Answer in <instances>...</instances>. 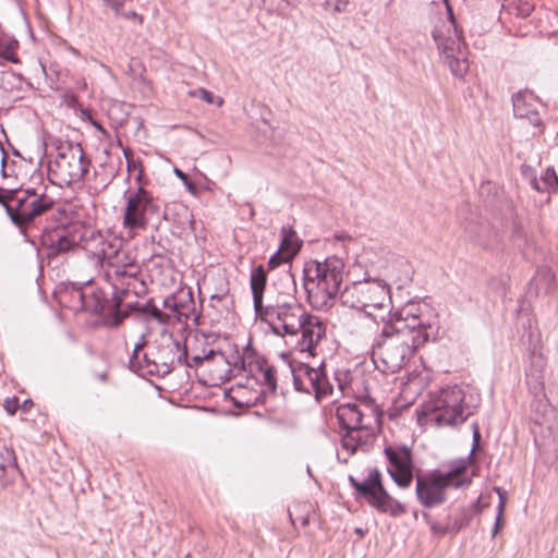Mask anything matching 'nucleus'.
Listing matches in <instances>:
<instances>
[{"label": "nucleus", "mask_w": 558, "mask_h": 558, "mask_svg": "<svg viewBox=\"0 0 558 558\" xmlns=\"http://www.w3.org/2000/svg\"><path fill=\"white\" fill-rule=\"evenodd\" d=\"M384 322L379 338L373 344V359L384 373L399 372L414 352L429 340L433 327L422 318L421 308L408 303Z\"/></svg>", "instance_id": "f257e3e1"}, {"label": "nucleus", "mask_w": 558, "mask_h": 558, "mask_svg": "<svg viewBox=\"0 0 558 558\" xmlns=\"http://www.w3.org/2000/svg\"><path fill=\"white\" fill-rule=\"evenodd\" d=\"M344 275V263L337 256L325 260H310L303 268V288L312 308L327 312L340 292Z\"/></svg>", "instance_id": "f03ea898"}, {"label": "nucleus", "mask_w": 558, "mask_h": 558, "mask_svg": "<svg viewBox=\"0 0 558 558\" xmlns=\"http://www.w3.org/2000/svg\"><path fill=\"white\" fill-rule=\"evenodd\" d=\"M104 268V277L114 291L137 294V284L144 288L140 280L141 266L128 251L121 248V244L108 243L98 253Z\"/></svg>", "instance_id": "7ed1b4c3"}, {"label": "nucleus", "mask_w": 558, "mask_h": 558, "mask_svg": "<svg viewBox=\"0 0 558 558\" xmlns=\"http://www.w3.org/2000/svg\"><path fill=\"white\" fill-rule=\"evenodd\" d=\"M54 201L45 193H37L34 189L10 190L7 214L12 222L25 234L31 230H37V222L43 216L53 213Z\"/></svg>", "instance_id": "20e7f679"}, {"label": "nucleus", "mask_w": 558, "mask_h": 558, "mask_svg": "<svg viewBox=\"0 0 558 558\" xmlns=\"http://www.w3.org/2000/svg\"><path fill=\"white\" fill-rule=\"evenodd\" d=\"M468 461H460L447 472L435 470L416 476L415 493L424 508H434L446 502L448 487L460 488L471 483L468 475Z\"/></svg>", "instance_id": "39448f33"}, {"label": "nucleus", "mask_w": 558, "mask_h": 558, "mask_svg": "<svg viewBox=\"0 0 558 558\" xmlns=\"http://www.w3.org/2000/svg\"><path fill=\"white\" fill-rule=\"evenodd\" d=\"M423 413L438 426H457L465 422L472 411L465 403L463 389L453 385L430 393L423 404Z\"/></svg>", "instance_id": "423d86ee"}, {"label": "nucleus", "mask_w": 558, "mask_h": 558, "mask_svg": "<svg viewBox=\"0 0 558 558\" xmlns=\"http://www.w3.org/2000/svg\"><path fill=\"white\" fill-rule=\"evenodd\" d=\"M57 155L49 163V177L53 184L70 186L81 182L87 174L90 159L78 143L59 142Z\"/></svg>", "instance_id": "0eeeda50"}, {"label": "nucleus", "mask_w": 558, "mask_h": 558, "mask_svg": "<svg viewBox=\"0 0 558 558\" xmlns=\"http://www.w3.org/2000/svg\"><path fill=\"white\" fill-rule=\"evenodd\" d=\"M336 416L339 421L342 435L341 445L349 456L354 454L357 450L368 451L375 434L371 426L364 423L365 413L360 404L344 403L337 408Z\"/></svg>", "instance_id": "6e6552de"}, {"label": "nucleus", "mask_w": 558, "mask_h": 558, "mask_svg": "<svg viewBox=\"0 0 558 558\" xmlns=\"http://www.w3.org/2000/svg\"><path fill=\"white\" fill-rule=\"evenodd\" d=\"M348 480L355 489L356 498L363 497L378 512L391 517H400L407 512L405 506L386 490L378 469H369L363 481H357L353 475H349Z\"/></svg>", "instance_id": "1a4fd4ad"}, {"label": "nucleus", "mask_w": 558, "mask_h": 558, "mask_svg": "<svg viewBox=\"0 0 558 558\" xmlns=\"http://www.w3.org/2000/svg\"><path fill=\"white\" fill-rule=\"evenodd\" d=\"M126 205L124 208L123 226L135 233L144 230L154 217H159L161 207L153 194L143 185L134 191L124 193Z\"/></svg>", "instance_id": "9d476101"}, {"label": "nucleus", "mask_w": 558, "mask_h": 558, "mask_svg": "<svg viewBox=\"0 0 558 558\" xmlns=\"http://www.w3.org/2000/svg\"><path fill=\"white\" fill-rule=\"evenodd\" d=\"M288 301L290 303L263 306L255 312L256 316L268 324L271 331L280 337L296 336L306 314L304 307L295 299H288Z\"/></svg>", "instance_id": "9b49d317"}, {"label": "nucleus", "mask_w": 558, "mask_h": 558, "mask_svg": "<svg viewBox=\"0 0 558 558\" xmlns=\"http://www.w3.org/2000/svg\"><path fill=\"white\" fill-rule=\"evenodd\" d=\"M57 214L61 217L60 223L53 228L44 227L38 229L41 245L47 251L48 258H54L65 254L80 245L83 240L82 227L76 223H64L62 218L65 211L58 209Z\"/></svg>", "instance_id": "f8f14e48"}, {"label": "nucleus", "mask_w": 558, "mask_h": 558, "mask_svg": "<svg viewBox=\"0 0 558 558\" xmlns=\"http://www.w3.org/2000/svg\"><path fill=\"white\" fill-rule=\"evenodd\" d=\"M76 293L84 311L104 316L113 327H118L128 316V313L121 308L123 302L121 295L126 294L125 292L113 290L111 299H107L100 289L87 288Z\"/></svg>", "instance_id": "ddd939ff"}, {"label": "nucleus", "mask_w": 558, "mask_h": 558, "mask_svg": "<svg viewBox=\"0 0 558 558\" xmlns=\"http://www.w3.org/2000/svg\"><path fill=\"white\" fill-rule=\"evenodd\" d=\"M185 357L186 347L181 348L180 341L175 340L171 333L162 336L154 351L143 354L146 372L160 377L169 375L177 365L182 364V359Z\"/></svg>", "instance_id": "4468645a"}, {"label": "nucleus", "mask_w": 558, "mask_h": 558, "mask_svg": "<svg viewBox=\"0 0 558 558\" xmlns=\"http://www.w3.org/2000/svg\"><path fill=\"white\" fill-rule=\"evenodd\" d=\"M340 298L352 308H381L387 300L390 301V290L383 280L355 281L344 288Z\"/></svg>", "instance_id": "2eb2a0df"}, {"label": "nucleus", "mask_w": 558, "mask_h": 558, "mask_svg": "<svg viewBox=\"0 0 558 558\" xmlns=\"http://www.w3.org/2000/svg\"><path fill=\"white\" fill-rule=\"evenodd\" d=\"M290 367L295 390L313 393L318 401L332 393L333 388L327 377L324 363L315 368L306 363L293 361Z\"/></svg>", "instance_id": "dca6fc26"}, {"label": "nucleus", "mask_w": 558, "mask_h": 558, "mask_svg": "<svg viewBox=\"0 0 558 558\" xmlns=\"http://www.w3.org/2000/svg\"><path fill=\"white\" fill-rule=\"evenodd\" d=\"M384 453L389 462L387 469L392 481L400 488H408L414 477L412 450L408 446H386Z\"/></svg>", "instance_id": "f3484780"}, {"label": "nucleus", "mask_w": 558, "mask_h": 558, "mask_svg": "<svg viewBox=\"0 0 558 558\" xmlns=\"http://www.w3.org/2000/svg\"><path fill=\"white\" fill-rule=\"evenodd\" d=\"M299 332H301V340L298 342L299 350L314 356L316 345L326 335L324 320L318 316L306 313Z\"/></svg>", "instance_id": "a211bd4d"}, {"label": "nucleus", "mask_w": 558, "mask_h": 558, "mask_svg": "<svg viewBox=\"0 0 558 558\" xmlns=\"http://www.w3.org/2000/svg\"><path fill=\"white\" fill-rule=\"evenodd\" d=\"M513 113L519 119L527 120L532 125L539 126L542 119L531 94L519 92L512 96Z\"/></svg>", "instance_id": "6ab92c4d"}, {"label": "nucleus", "mask_w": 558, "mask_h": 558, "mask_svg": "<svg viewBox=\"0 0 558 558\" xmlns=\"http://www.w3.org/2000/svg\"><path fill=\"white\" fill-rule=\"evenodd\" d=\"M526 385L530 393L533 396L531 408L537 413L544 415L548 411V399L545 392L544 375L525 373Z\"/></svg>", "instance_id": "aec40b11"}, {"label": "nucleus", "mask_w": 558, "mask_h": 558, "mask_svg": "<svg viewBox=\"0 0 558 558\" xmlns=\"http://www.w3.org/2000/svg\"><path fill=\"white\" fill-rule=\"evenodd\" d=\"M433 38L442 57H453V53H461L463 51L464 43L457 29H453L452 35H445L441 31L435 29Z\"/></svg>", "instance_id": "412c9836"}, {"label": "nucleus", "mask_w": 558, "mask_h": 558, "mask_svg": "<svg viewBox=\"0 0 558 558\" xmlns=\"http://www.w3.org/2000/svg\"><path fill=\"white\" fill-rule=\"evenodd\" d=\"M267 360L260 356L251 344H247L241 355L236 357L234 366L247 374V376L255 377V372L260 369Z\"/></svg>", "instance_id": "4be33fe9"}, {"label": "nucleus", "mask_w": 558, "mask_h": 558, "mask_svg": "<svg viewBox=\"0 0 558 558\" xmlns=\"http://www.w3.org/2000/svg\"><path fill=\"white\" fill-rule=\"evenodd\" d=\"M266 283L267 274L265 267L263 265H258L257 267L253 268L251 272V289L255 312H258V310L264 306L263 296Z\"/></svg>", "instance_id": "5701e85b"}, {"label": "nucleus", "mask_w": 558, "mask_h": 558, "mask_svg": "<svg viewBox=\"0 0 558 558\" xmlns=\"http://www.w3.org/2000/svg\"><path fill=\"white\" fill-rule=\"evenodd\" d=\"M125 312L128 315L132 312H138L144 314L147 318L158 322L160 325H169L172 317L171 314L165 313L157 307L153 300H149L145 304H140L138 302L129 303L128 311Z\"/></svg>", "instance_id": "b1692460"}, {"label": "nucleus", "mask_w": 558, "mask_h": 558, "mask_svg": "<svg viewBox=\"0 0 558 558\" xmlns=\"http://www.w3.org/2000/svg\"><path fill=\"white\" fill-rule=\"evenodd\" d=\"M501 233L494 227L482 226L476 242L486 250H494L501 242Z\"/></svg>", "instance_id": "393cba45"}, {"label": "nucleus", "mask_w": 558, "mask_h": 558, "mask_svg": "<svg viewBox=\"0 0 558 558\" xmlns=\"http://www.w3.org/2000/svg\"><path fill=\"white\" fill-rule=\"evenodd\" d=\"M531 184L538 192H551L558 187V175L553 167H548L541 179L534 178Z\"/></svg>", "instance_id": "a878e982"}, {"label": "nucleus", "mask_w": 558, "mask_h": 558, "mask_svg": "<svg viewBox=\"0 0 558 558\" xmlns=\"http://www.w3.org/2000/svg\"><path fill=\"white\" fill-rule=\"evenodd\" d=\"M281 243L279 250L288 255L290 258H294V256L299 253L301 244L298 242L295 238V232L291 229L282 228L281 229Z\"/></svg>", "instance_id": "bb28decb"}, {"label": "nucleus", "mask_w": 558, "mask_h": 558, "mask_svg": "<svg viewBox=\"0 0 558 558\" xmlns=\"http://www.w3.org/2000/svg\"><path fill=\"white\" fill-rule=\"evenodd\" d=\"M175 296L179 308V322H181L182 317L189 319L191 313L194 311L195 305L192 290L190 288L186 291L181 290L175 293Z\"/></svg>", "instance_id": "cd10ccee"}, {"label": "nucleus", "mask_w": 558, "mask_h": 558, "mask_svg": "<svg viewBox=\"0 0 558 558\" xmlns=\"http://www.w3.org/2000/svg\"><path fill=\"white\" fill-rule=\"evenodd\" d=\"M17 48L19 41L16 39L0 35V58L15 64L20 63V59L16 56Z\"/></svg>", "instance_id": "c85d7f7f"}, {"label": "nucleus", "mask_w": 558, "mask_h": 558, "mask_svg": "<svg viewBox=\"0 0 558 558\" xmlns=\"http://www.w3.org/2000/svg\"><path fill=\"white\" fill-rule=\"evenodd\" d=\"M446 64L456 76H463L469 70L465 52L453 53V57H444Z\"/></svg>", "instance_id": "c756f323"}, {"label": "nucleus", "mask_w": 558, "mask_h": 558, "mask_svg": "<svg viewBox=\"0 0 558 558\" xmlns=\"http://www.w3.org/2000/svg\"><path fill=\"white\" fill-rule=\"evenodd\" d=\"M276 368L272 365H269L266 361L260 369L255 372L256 375L262 376L263 385L267 388L270 393H276L277 391V377H276Z\"/></svg>", "instance_id": "7c9ffc66"}, {"label": "nucleus", "mask_w": 558, "mask_h": 558, "mask_svg": "<svg viewBox=\"0 0 558 558\" xmlns=\"http://www.w3.org/2000/svg\"><path fill=\"white\" fill-rule=\"evenodd\" d=\"M123 155L126 160V169L129 173H133L135 175V181L142 185V180L144 177V169L141 159L134 158L133 151L130 148L123 149Z\"/></svg>", "instance_id": "2f4dec72"}, {"label": "nucleus", "mask_w": 558, "mask_h": 558, "mask_svg": "<svg viewBox=\"0 0 558 558\" xmlns=\"http://www.w3.org/2000/svg\"><path fill=\"white\" fill-rule=\"evenodd\" d=\"M546 368V359L542 351H533L530 356V364L525 368V373L529 374H542L544 375Z\"/></svg>", "instance_id": "473e14b6"}, {"label": "nucleus", "mask_w": 558, "mask_h": 558, "mask_svg": "<svg viewBox=\"0 0 558 558\" xmlns=\"http://www.w3.org/2000/svg\"><path fill=\"white\" fill-rule=\"evenodd\" d=\"M14 466H16L14 451L3 446L2 448H0V478L4 476L8 468Z\"/></svg>", "instance_id": "72a5a7b5"}, {"label": "nucleus", "mask_w": 558, "mask_h": 558, "mask_svg": "<svg viewBox=\"0 0 558 558\" xmlns=\"http://www.w3.org/2000/svg\"><path fill=\"white\" fill-rule=\"evenodd\" d=\"M143 345L144 343H136L130 359L129 365L134 372L146 371V363L143 361V355L141 356Z\"/></svg>", "instance_id": "f704fd0d"}, {"label": "nucleus", "mask_w": 558, "mask_h": 558, "mask_svg": "<svg viewBox=\"0 0 558 558\" xmlns=\"http://www.w3.org/2000/svg\"><path fill=\"white\" fill-rule=\"evenodd\" d=\"M511 239L519 248L525 247L529 244L527 234L522 228V226L518 222H513Z\"/></svg>", "instance_id": "c9c22d12"}, {"label": "nucleus", "mask_w": 558, "mask_h": 558, "mask_svg": "<svg viewBox=\"0 0 558 558\" xmlns=\"http://www.w3.org/2000/svg\"><path fill=\"white\" fill-rule=\"evenodd\" d=\"M522 339L524 342H527L530 353H533V351H542V339L538 330H529L526 335H523Z\"/></svg>", "instance_id": "e433bc0d"}, {"label": "nucleus", "mask_w": 558, "mask_h": 558, "mask_svg": "<svg viewBox=\"0 0 558 558\" xmlns=\"http://www.w3.org/2000/svg\"><path fill=\"white\" fill-rule=\"evenodd\" d=\"M291 260H292V258L288 257V255L286 253L278 250L275 254H272L270 256V258L268 260V267H269V269H275L278 266H280L281 264L289 263Z\"/></svg>", "instance_id": "4c0bfd02"}, {"label": "nucleus", "mask_w": 558, "mask_h": 558, "mask_svg": "<svg viewBox=\"0 0 558 558\" xmlns=\"http://www.w3.org/2000/svg\"><path fill=\"white\" fill-rule=\"evenodd\" d=\"M463 525H464L463 523H461V524L454 523L452 525V527H448V526H444V525H440V524H437V523H433L430 525V530L435 534L444 535V534L449 533V532L457 533L458 531H460L463 527Z\"/></svg>", "instance_id": "58836bf2"}, {"label": "nucleus", "mask_w": 558, "mask_h": 558, "mask_svg": "<svg viewBox=\"0 0 558 558\" xmlns=\"http://www.w3.org/2000/svg\"><path fill=\"white\" fill-rule=\"evenodd\" d=\"M163 308L168 310L179 320V308L175 294H171L163 300Z\"/></svg>", "instance_id": "ea45409f"}, {"label": "nucleus", "mask_w": 558, "mask_h": 558, "mask_svg": "<svg viewBox=\"0 0 558 558\" xmlns=\"http://www.w3.org/2000/svg\"><path fill=\"white\" fill-rule=\"evenodd\" d=\"M190 95L193 97H199L202 100H204L207 104H213L214 99H215L214 94L205 88H198L194 92H191Z\"/></svg>", "instance_id": "a19ab883"}, {"label": "nucleus", "mask_w": 558, "mask_h": 558, "mask_svg": "<svg viewBox=\"0 0 558 558\" xmlns=\"http://www.w3.org/2000/svg\"><path fill=\"white\" fill-rule=\"evenodd\" d=\"M204 362V360L202 359V355L201 354H196L192 357H189V352L186 351V357L185 359H182V364L181 365H184L186 367H190V368H196L198 367L199 365H202Z\"/></svg>", "instance_id": "79ce46f5"}, {"label": "nucleus", "mask_w": 558, "mask_h": 558, "mask_svg": "<svg viewBox=\"0 0 558 558\" xmlns=\"http://www.w3.org/2000/svg\"><path fill=\"white\" fill-rule=\"evenodd\" d=\"M348 377H349L348 372L337 371L335 373V379H336V381L338 384V388L340 389L341 392H344V390L348 386Z\"/></svg>", "instance_id": "37998d69"}, {"label": "nucleus", "mask_w": 558, "mask_h": 558, "mask_svg": "<svg viewBox=\"0 0 558 558\" xmlns=\"http://www.w3.org/2000/svg\"><path fill=\"white\" fill-rule=\"evenodd\" d=\"M173 172L183 182V184L189 189V191L195 192L196 187H195L194 183L189 179V175L186 173H184L179 168H174Z\"/></svg>", "instance_id": "c03bdc74"}, {"label": "nucleus", "mask_w": 558, "mask_h": 558, "mask_svg": "<svg viewBox=\"0 0 558 558\" xmlns=\"http://www.w3.org/2000/svg\"><path fill=\"white\" fill-rule=\"evenodd\" d=\"M125 1L126 0H102L104 5L110 8L114 15H120L121 9L123 8Z\"/></svg>", "instance_id": "a18cd8bd"}, {"label": "nucleus", "mask_w": 558, "mask_h": 558, "mask_svg": "<svg viewBox=\"0 0 558 558\" xmlns=\"http://www.w3.org/2000/svg\"><path fill=\"white\" fill-rule=\"evenodd\" d=\"M3 407L10 415L15 414L20 407L19 398L13 397V398L5 399Z\"/></svg>", "instance_id": "49530a36"}, {"label": "nucleus", "mask_w": 558, "mask_h": 558, "mask_svg": "<svg viewBox=\"0 0 558 558\" xmlns=\"http://www.w3.org/2000/svg\"><path fill=\"white\" fill-rule=\"evenodd\" d=\"M288 299H295V298L289 293H281V294H278V296L275 300L269 301L265 306H275L276 304L279 305L281 303H290L288 301Z\"/></svg>", "instance_id": "de8ad7c7"}, {"label": "nucleus", "mask_w": 558, "mask_h": 558, "mask_svg": "<svg viewBox=\"0 0 558 558\" xmlns=\"http://www.w3.org/2000/svg\"><path fill=\"white\" fill-rule=\"evenodd\" d=\"M119 16H122L124 17L125 20H135L138 22V24H143L144 22V17L136 13L135 11H128V12H124L122 9H121V13Z\"/></svg>", "instance_id": "09e8293b"}, {"label": "nucleus", "mask_w": 558, "mask_h": 558, "mask_svg": "<svg viewBox=\"0 0 558 558\" xmlns=\"http://www.w3.org/2000/svg\"><path fill=\"white\" fill-rule=\"evenodd\" d=\"M496 490L499 495L497 512H499V517H502L505 505H506V493L501 488H496Z\"/></svg>", "instance_id": "8fccbe9b"}, {"label": "nucleus", "mask_w": 558, "mask_h": 558, "mask_svg": "<svg viewBox=\"0 0 558 558\" xmlns=\"http://www.w3.org/2000/svg\"><path fill=\"white\" fill-rule=\"evenodd\" d=\"M480 440H481V433L478 430L477 423H474L473 424V448H472L471 453H473V451L476 449V447L480 444ZM471 458H472V454H470L469 459H471Z\"/></svg>", "instance_id": "3c124183"}, {"label": "nucleus", "mask_w": 558, "mask_h": 558, "mask_svg": "<svg viewBox=\"0 0 558 558\" xmlns=\"http://www.w3.org/2000/svg\"><path fill=\"white\" fill-rule=\"evenodd\" d=\"M349 3V0H337L333 7V11L337 13L344 12L347 11Z\"/></svg>", "instance_id": "603ef678"}, {"label": "nucleus", "mask_w": 558, "mask_h": 558, "mask_svg": "<svg viewBox=\"0 0 558 558\" xmlns=\"http://www.w3.org/2000/svg\"><path fill=\"white\" fill-rule=\"evenodd\" d=\"M519 10L522 16H529L533 11V7L526 2Z\"/></svg>", "instance_id": "864d4df0"}, {"label": "nucleus", "mask_w": 558, "mask_h": 558, "mask_svg": "<svg viewBox=\"0 0 558 558\" xmlns=\"http://www.w3.org/2000/svg\"><path fill=\"white\" fill-rule=\"evenodd\" d=\"M9 203V191H2L0 189V204L7 209V205Z\"/></svg>", "instance_id": "5fc2aeb1"}, {"label": "nucleus", "mask_w": 558, "mask_h": 558, "mask_svg": "<svg viewBox=\"0 0 558 558\" xmlns=\"http://www.w3.org/2000/svg\"><path fill=\"white\" fill-rule=\"evenodd\" d=\"M500 525H501V517H499V512H497L496 522H495V526L493 530V536H495L498 533Z\"/></svg>", "instance_id": "6e6d98bb"}, {"label": "nucleus", "mask_w": 558, "mask_h": 558, "mask_svg": "<svg viewBox=\"0 0 558 558\" xmlns=\"http://www.w3.org/2000/svg\"><path fill=\"white\" fill-rule=\"evenodd\" d=\"M216 353L217 352L215 350L210 349L206 354L202 355V359L204 361H209V360H211L216 355Z\"/></svg>", "instance_id": "4d7b16f0"}, {"label": "nucleus", "mask_w": 558, "mask_h": 558, "mask_svg": "<svg viewBox=\"0 0 558 558\" xmlns=\"http://www.w3.org/2000/svg\"><path fill=\"white\" fill-rule=\"evenodd\" d=\"M446 3H448V2L446 1ZM447 10H448L449 19H450V21H451V23H452V25H453L454 29H457V27H456V21H454V15H453V12H452V10H451V8H450V5H449V4H447Z\"/></svg>", "instance_id": "13d9d810"}, {"label": "nucleus", "mask_w": 558, "mask_h": 558, "mask_svg": "<svg viewBox=\"0 0 558 558\" xmlns=\"http://www.w3.org/2000/svg\"><path fill=\"white\" fill-rule=\"evenodd\" d=\"M286 279H287V281H289V282L293 286V289H295V281H294L293 276H292L291 274H289V272H288V274L286 275Z\"/></svg>", "instance_id": "bf43d9fd"}, {"label": "nucleus", "mask_w": 558, "mask_h": 558, "mask_svg": "<svg viewBox=\"0 0 558 558\" xmlns=\"http://www.w3.org/2000/svg\"><path fill=\"white\" fill-rule=\"evenodd\" d=\"M222 299H223V295H220V294H213L210 296L211 302H215V301L220 302V301H222Z\"/></svg>", "instance_id": "052dcab7"}, {"label": "nucleus", "mask_w": 558, "mask_h": 558, "mask_svg": "<svg viewBox=\"0 0 558 558\" xmlns=\"http://www.w3.org/2000/svg\"><path fill=\"white\" fill-rule=\"evenodd\" d=\"M97 377L99 380H101L104 383L107 381V379H108V375L106 372L98 374Z\"/></svg>", "instance_id": "680f3d73"}, {"label": "nucleus", "mask_w": 558, "mask_h": 558, "mask_svg": "<svg viewBox=\"0 0 558 558\" xmlns=\"http://www.w3.org/2000/svg\"><path fill=\"white\" fill-rule=\"evenodd\" d=\"M336 239L339 241H344L347 239H351V236L348 234H341V235H336Z\"/></svg>", "instance_id": "e2e57ef3"}, {"label": "nucleus", "mask_w": 558, "mask_h": 558, "mask_svg": "<svg viewBox=\"0 0 558 558\" xmlns=\"http://www.w3.org/2000/svg\"><path fill=\"white\" fill-rule=\"evenodd\" d=\"M32 404H33V402L31 400H26V401H24L22 408H23V410H26Z\"/></svg>", "instance_id": "0e129e2a"}, {"label": "nucleus", "mask_w": 558, "mask_h": 558, "mask_svg": "<svg viewBox=\"0 0 558 558\" xmlns=\"http://www.w3.org/2000/svg\"><path fill=\"white\" fill-rule=\"evenodd\" d=\"M95 125H96V129H98L101 133H104V134L107 133V131L100 124L95 123Z\"/></svg>", "instance_id": "69168bd1"}, {"label": "nucleus", "mask_w": 558, "mask_h": 558, "mask_svg": "<svg viewBox=\"0 0 558 558\" xmlns=\"http://www.w3.org/2000/svg\"><path fill=\"white\" fill-rule=\"evenodd\" d=\"M355 532H356L357 534H360V535H363V531H362V529H356V531H355Z\"/></svg>", "instance_id": "338daca9"}]
</instances>
